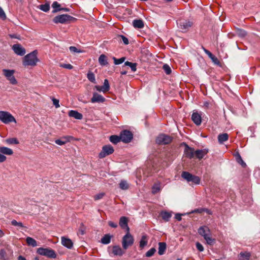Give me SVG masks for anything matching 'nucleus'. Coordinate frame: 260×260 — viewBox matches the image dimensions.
I'll list each match as a JSON object with an SVG mask.
<instances>
[{
	"instance_id": "1",
	"label": "nucleus",
	"mask_w": 260,
	"mask_h": 260,
	"mask_svg": "<svg viewBox=\"0 0 260 260\" xmlns=\"http://www.w3.org/2000/svg\"><path fill=\"white\" fill-rule=\"evenodd\" d=\"M37 55V51L36 50L26 55L23 58V65L25 67L35 66L39 61Z\"/></svg>"
},
{
	"instance_id": "2",
	"label": "nucleus",
	"mask_w": 260,
	"mask_h": 260,
	"mask_svg": "<svg viewBox=\"0 0 260 260\" xmlns=\"http://www.w3.org/2000/svg\"><path fill=\"white\" fill-rule=\"evenodd\" d=\"M194 23L193 19H181L177 21L178 27L183 32H186Z\"/></svg>"
},
{
	"instance_id": "3",
	"label": "nucleus",
	"mask_w": 260,
	"mask_h": 260,
	"mask_svg": "<svg viewBox=\"0 0 260 260\" xmlns=\"http://www.w3.org/2000/svg\"><path fill=\"white\" fill-rule=\"evenodd\" d=\"M134 243V238L130 234L129 231L122 237V245L124 250H126L129 247L132 246Z\"/></svg>"
},
{
	"instance_id": "4",
	"label": "nucleus",
	"mask_w": 260,
	"mask_h": 260,
	"mask_svg": "<svg viewBox=\"0 0 260 260\" xmlns=\"http://www.w3.org/2000/svg\"><path fill=\"white\" fill-rule=\"evenodd\" d=\"M0 121L5 124L13 122L16 123L14 117L9 112L4 111H0Z\"/></svg>"
},
{
	"instance_id": "5",
	"label": "nucleus",
	"mask_w": 260,
	"mask_h": 260,
	"mask_svg": "<svg viewBox=\"0 0 260 260\" xmlns=\"http://www.w3.org/2000/svg\"><path fill=\"white\" fill-rule=\"evenodd\" d=\"M181 176L188 182H191L194 184H199L200 183L201 179L199 177L193 175L188 172H183Z\"/></svg>"
},
{
	"instance_id": "6",
	"label": "nucleus",
	"mask_w": 260,
	"mask_h": 260,
	"mask_svg": "<svg viewBox=\"0 0 260 260\" xmlns=\"http://www.w3.org/2000/svg\"><path fill=\"white\" fill-rule=\"evenodd\" d=\"M75 18L68 14H61L55 16L53 21L55 23H66L71 20H74Z\"/></svg>"
},
{
	"instance_id": "7",
	"label": "nucleus",
	"mask_w": 260,
	"mask_h": 260,
	"mask_svg": "<svg viewBox=\"0 0 260 260\" xmlns=\"http://www.w3.org/2000/svg\"><path fill=\"white\" fill-rule=\"evenodd\" d=\"M37 252L41 255L49 258H54L56 257V254L54 250L49 248H39L37 250Z\"/></svg>"
},
{
	"instance_id": "8",
	"label": "nucleus",
	"mask_w": 260,
	"mask_h": 260,
	"mask_svg": "<svg viewBox=\"0 0 260 260\" xmlns=\"http://www.w3.org/2000/svg\"><path fill=\"white\" fill-rule=\"evenodd\" d=\"M172 139L171 137L165 135L160 134L156 138V143L158 145H166L171 142Z\"/></svg>"
},
{
	"instance_id": "9",
	"label": "nucleus",
	"mask_w": 260,
	"mask_h": 260,
	"mask_svg": "<svg viewBox=\"0 0 260 260\" xmlns=\"http://www.w3.org/2000/svg\"><path fill=\"white\" fill-rule=\"evenodd\" d=\"M114 148L111 145H106L102 147V151L99 154L100 158L105 157L106 156L110 155L114 152Z\"/></svg>"
},
{
	"instance_id": "10",
	"label": "nucleus",
	"mask_w": 260,
	"mask_h": 260,
	"mask_svg": "<svg viewBox=\"0 0 260 260\" xmlns=\"http://www.w3.org/2000/svg\"><path fill=\"white\" fill-rule=\"evenodd\" d=\"M121 141L125 143H129L133 138V134L128 130L122 131L120 134Z\"/></svg>"
},
{
	"instance_id": "11",
	"label": "nucleus",
	"mask_w": 260,
	"mask_h": 260,
	"mask_svg": "<svg viewBox=\"0 0 260 260\" xmlns=\"http://www.w3.org/2000/svg\"><path fill=\"white\" fill-rule=\"evenodd\" d=\"M12 49L17 55L19 56H23L26 53L25 49L18 44H14L12 46Z\"/></svg>"
},
{
	"instance_id": "12",
	"label": "nucleus",
	"mask_w": 260,
	"mask_h": 260,
	"mask_svg": "<svg viewBox=\"0 0 260 260\" xmlns=\"http://www.w3.org/2000/svg\"><path fill=\"white\" fill-rule=\"evenodd\" d=\"M105 98L104 96L98 93L97 92H94L93 93V96L91 99V102L92 103H104L105 101Z\"/></svg>"
},
{
	"instance_id": "13",
	"label": "nucleus",
	"mask_w": 260,
	"mask_h": 260,
	"mask_svg": "<svg viewBox=\"0 0 260 260\" xmlns=\"http://www.w3.org/2000/svg\"><path fill=\"white\" fill-rule=\"evenodd\" d=\"M191 119L197 125H199L202 122L201 114L198 112H193L191 115Z\"/></svg>"
},
{
	"instance_id": "14",
	"label": "nucleus",
	"mask_w": 260,
	"mask_h": 260,
	"mask_svg": "<svg viewBox=\"0 0 260 260\" xmlns=\"http://www.w3.org/2000/svg\"><path fill=\"white\" fill-rule=\"evenodd\" d=\"M184 154L185 156L190 159L192 158L195 155V151L194 149L188 145H186L184 150Z\"/></svg>"
},
{
	"instance_id": "15",
	"label": "nucleus",
	"mask_w": 260,
	"mask_h": 260,
	"mask_svg": "<svg viewBox=\"0 0 260 260\" xmlns=\"http://www.w3.org/2000/svg\"><path fill=\"white\" fill-rule=\"evenodd\" d=\"M203 49L204 51V52L208 56V57L212 60L213 62L214 63V64L217 65L220 64V62L218 58L212 54L211 52H210L209 50L205 49V48L203 47Z\"/></svg>"
},
{
	"instance_id": "16",
	"label": "nucleus",
	"mask_w": 260,
	"mask_h": 260,
	"mask_svg": "<svg viewBox=\"0 0 260 260\" xmlns=\"http://www.w3.org/2000/svg\"><path fill=\"white\" fill-rule=\"evenodd\" d=\"M127 219L126 217H121L119 220V225L123 229H126V231H129V228L127 225Z\"/></svg>"
},
{
	"instance_id": "17",
	"label": "nucleus",
	"mask_w": 260,
	"mask_h": 260,
	"mask_svg": "<svg viewBox=\"0 0 260 260\" xmlns=\"http://www.w3.org/2000/svg\"><path fill=\"white\" fill-rule=\"evenodd\" d=\"M208 152V149H199L195 151V155L197 158L201 159L203 158V157L207 154Z\"/></svg>"
},
{
	"instance_id": "18",
	"label": "nucleus",
	"mask_w": 260,
	"mask_h": 260,
	"mask_svg": "<svg viewBox=\"0 0 260 260\" xmlns=\"http://www.w3.org/2000/svg\"><path fill=\"white\" fill-rule=\"evenodd\" d=\"M112 253L114 255L121 256L124 253V251L119 246L115 245L113 247Z\"/></svg>"
},
{
	"instance_id": "19",
	"label": "nucleus",
	"mask_w": 260,
	"mask_h": 260,
	"mask_svg": "<svg viewBox=\"0 0 260 260\" xmlns=\"http://www.w3.org/2000/svg\"><path fill=\"white\" fill-rule=\"evenodd\" d=\"M61 243L64 246L67 247L69 249L72 248L73 245V242L71 239L64 237L61 238Z\"/></svg>"
},
{
	"instance_id": "20",
	"label": "nucleus",
	"mask_w": 260,
	"mask_h": 260,
	"mask_svg": "<svg viewBox=\"0 0 260 260\" xmlns=\"http://www.w3.org/2000/svg\"><path fill=\"white\" fill-rule=\"evenodd\" d=\"M69 115L78 120H81L83 118L82 114L75 110H70L69 112Z\"/></svg>"
},
{
	"instance_id": "21",
	"label": "nucleus",
	"mask_w": 260,
	"mask_h": 260,
	"mask_svg": "<svg viewBox=\"0 0 260 260\" xmlns=\"http://www.w3.org/2000/svg\"><path fill=\"white\" fill-rule=\"evenodd\" d=\"M203 237L208 245H212L215 243V239L211 237V232H209V233H207Z\"/></svg>"
},
{
	"instance_id": "22",
	"label": "nucleus",
	"mask_w": 260,
	"mask_h": 260,
	"mask_svg": "<svg viewBox=\"0 0 260 260\" xmlns=\"http://www.w3.org/2000/svg\"><path fill=\"white\" fill-rule=\"evenodd\" d=\"M0 153H2L3 155H11L13 153L12 149L0 146Z\"/></svg>"
},
{
	"instance_id": "23",
	"label": "nucleus",
	"mask_w": 260,
	"mask_h": 260,
	"mask_svg": "<svg viewBox=\"0 0 260 260\" xmlns=\"http://www.w3.org/2000/svg\"><path fill=\"white\" fill-rule=\"evenodd\" d=\"M70 137L66 136L62 137L60 139H57L55 141V142L56 144L62 146L65 144L66 143L69 142L70 141Z\"/></svg>"
},
{
	"instance_id": "24",
	"label": "nucleus",
	"mask_w": 260,
	"mask_h": 260,
	"mask_svg": "<svg viewBox=\"0 0 260 260\" xmlns=\"http://www.w3.org/2000/svg\"><path fill=\"white\" fill-rule=\"evenodd\" d=\"M210 232V229L207 226H202L199 228L198 229V233L199 235L202 236V237L204 236L207 233Z\"/></svg>"
},
{
	"instance_id": "25",
	"label": "nucleus",
	"mask_w": 260,
	"mask_h": 260,
	"mask_svg": "<svg viewBox=\"0 0 260 260\" xmlns=\"http://www.w3.org/2000/svg\"><path fill=\"white\" fill-rule=\"evenodd\" d=\"M166 243L165 242H159L158 243V253L159 255H163L166 250Z\"/></svg>"
},
{
	"instance_id": "26",
	"label": "nucleus",
	"mask_w": 260,
	"mask_h": 260,
	"mask_svg": "<svg viewBox=\"0 0 260 260\" xmlns=\"http://www.w3.org/2000/svg\"><path fill=\"white\" fill-rule=\"evenodd\" d=\"M133 25L135 28H142L144 25L143 21L141 19H135L133 21Z\"/></svg>"
},
{
	"instance_id": "27",
	"label": "nucleus",
	"mask_w": 260,
	"mask_h": 260,
	"mask_svg": "<svg viewBox=\"0 0 260 260\" xmlns=\"http://www.w3.org/2000/svg\"><path fill=\"white\" fill-rule=\"evenodd\" d=\"M229 138V135L226 133L220 134L218 136V141L220 144L223 143L227 141Z\"/></svg>"
},
{
	"instance_id": "28",
	"label": "nucleus",
	"mask_w": 260,
	"mask_h": 260,
	"mask_svg": "<svg viewBox=\"0 0 260 260\" xmlns=\"http://www.w3.org/2000/svg\"><path fill=\"white\" fill-rule=\"evenodd\" d=\"M250 254L248 252H241L239 255L240 260H249Z\"/></svg>"
},
{
	"instance_id": "29",
	"label": "nucleus",
	"mask_w": 260,
	"mask_h": 260,
	"mask_svg": "<svg viewBox=\"0 0 260 260\" xmlns=\"http://www.w3.org/2000/svg\"><path fill=\"white\" fill-rule=\"evenodd\" d=\"M148 243V238L146 235H144L142 236L140 241V247L142 248H144L147 245Z\"/></svg>"
},
{
	"instance_id": "30",
	"label": "nucleus",
	"mask_w": 260,
	"mask_h": 260,
	"mask_svg": "<svg viewBox=\"0 0 260 260\" xmlns=\"http://www.w3.org/2000/svg\"><path fill=\"white\" fill-rule=\"evenodd\" d=\"M99 62L100 65L102 66H106L108 63L107 59V57L104 54H102L100 56L99 58Z\"/></svg>"
},
{
	"instance_id": "31",
	"label": "nucleus",
	"mask_w": 260,
	"mask_h": 260,
	"mask_svg": "<svg viewBox=\"0 0 260 260\" xmlns=\"http://www.w3.org/2000/svg\"><path fill=\"white\" fill-rule=\"evenodd\" d=\"M119 185L120 188L122 190H127L129 187V184L125 180H121Z\"/></svg>"
},
{
	"instance_id": "32",
	"label": "nucleus",
	"mask_w": 260,
	"mask_h": 260,
	"mask_svg": "<svg viewBox=\"0 0 260 260\" xmlns=\"http://www.w3.org/2000/svg\"><path fill=\"white\" fill-rule=\"evenodd\" d=\"M112 236L109 234L105 235L101 239V243L104 244H108L111 242Z\"/></svg>"
},
{
	"instance_id": "33",
	"label": "nucleus",
	"mask_w": 260,
	"mask_h": 260,
	"mask_svg": "<svg viewBox=\"0 0 260 260\" xmlns=\"http://www.w3.org/2000/svg\"><path fill=\"white\" fill-rule=\"evenodd\" d=\"M52 7L53 9V13H56L58 11H62L63 9L60 8V5L57 2H54L52 4Z\"/></svg>"
},
{
	"instance_id": "34",
	"label": "nucleus",
	"mask_w": 260,
	"mask_h": 260,
	"mask_svg": "<svg viewBox=\"0 0 260 260\" xmlns=\"http://www.w3.org/2000/svg\"><path fill=\"white\" fill-rule=\"evenodd\" d=\"M161 190L160 183L159 182L155 183L152 187V193L156 194Z\"/></svg>"
},
{
	"instance_id": "35",
	"label": "nucleus",
	"mask_w": 260,
	"mask_h": 260,
	"mask_svg": "<svg viewBox=\"0 0 260 260\" xmlns=\"http://www.w3.org/2000/svg\"><path fill=\"white\" fill-rule=\"evenodd\" d=\"M161 216L162 218L165 220L166 221H168L170 218L172 216V214L171 213L167 212V211H163L161 213Z\"/></svg>"
},
{
	"instance_id": "36",
	"label": "nucleus",
	"mask_w": 260,
	"mask_h": 260,
	"mask_svg": "<svg viewBox=\"0 0 260 260\" xmlns=\"http://www.w3.org/2000/svg\"><path fill=\"white\" fill-rule=\"evenodd\" d=\"M3 72L4 73V75L7 78V79L13 76V74L15 72L14 70H8V69H3Z\"/></svg>"
},
{
	"instance_id": "37",
	"label": "nucleus",
	"mask_w": 260,
	"mask_h": 260,
	"mask_svg": "<svg viewBox=\"0 0 260 260\" xmlns=\"http://www.w3.org/2000/svg\"><path fill=\"white\" fill-rule=\"evenodd\" d=\"M27 244L32 247H36L37 246V241L32 238L28 237L26 239Z\"/></svg>"
},
{
	"instance_id": "38",
	"label": "nucleus",
	"mask_w": 260,
	"mask_h": 260,
	"mask_svg": "<svg viewBox=\"0 0 260 260\" xmlns=\"http://www.w3.org/2000/svg\"><path fill=\"white\" fill-rule=\"evenodd\" d=\"M38 8L43 12H47L50 10V5L48 3L39 5Z\"/></svg>"
},
{
	"instance_id": "39",
	"label": "nucleus",
	"mask_w": 260,
	"mask_h": 260,
	"mask_svg": "<svg viewBox=\"0 0 260 260\" xmlns=\"http://www.w3.org/2000/svg\"><path fill=\"white\" fill-rule=\"evenodd\" d=\"M110 141L113 144H117L121 141L120 136L112 135L110 137Z\"/></svg>"
},
{
	"instance_id": "40",
	"label": "nucleus",
	"mask_w": 260,
	"mask_h": 260,
	"mask_svg": "<svg viewBox=\"0 0 260 260\" xmlns=\"http://www.w3.org/2000/svg\"><path fill=\"white\" fill-rule=\"evenodd\" d=\"M124 66L129 67L133 72H135L137 70L136 63H133L127 61L124 62Z\"/></svg>"
},
{
	"instance_id": "41",
	"label": "nucleus",
	"mask_w": 260,
	"mask_h": 260,
	"mask_svg": "<svg viewBox=\"0 0 260 260\" xmlns=\"http://www.w3.org/2000/svg\"><path fill=\"white\" fill-rule=\"evenodd\" d=\"M102 87L104 90V92H106L109 90L110 85L108 79H106L104 80L103 85L102 86Z\"/></svg>"
},
{
	"instance_id": "42",
	"label": "nucleus",
	"mask_w": 260,
	"mask_h": 260,
	"mask_svg": "<svg viewBox=\"0 0 260 260\" xmlns=\"http://www.w3.org/2000/svg\"><path fill=\"white\" fill-rule=\"evenodd\" d=\"M6 142L8 144H18L19 141L15 138H9L6 140Z\"/></svg>"
},
{
	"instance_id": "43",
	"label": "nucleus",
	"mask_w": 260,
	"mask_h": 260,
	"mask_svg": "<svg viewBox=\"0 0 260 260\" xmlns=\"http://www.w3.org/2000/svg\"><path fill=\"white\" fill-rule=\"evenodd\" d=\"M113 59L114 60V64L116 65H118L123 63L124 61L125 58L123 57L117 59L116 57H113Z\"/></svg>"
},
{
	"instance_id": "44",
	"label": "nucleus",
	"mask_w": 260,
	"mask_h": 260,
	"mask_svg": "<svg viewBox=\"0 0 260 260\" xmlns=\"http://www.w3.org/2000/svg\"><path fill=\"white\" fill-rule=\"evenodd\" d=\"M11 224L13 226H17L19 228H24V225L23 223L21 222H17L16 220L13 219L11 221Z\"/></svg>"
},
{
	"instance_id": "45",
	"label": "nucleus",
	"mask_w": 260,
	"mask_h": 260,
	"mask_svg": "<svg viewBox=\"0 0 260 260\" xmlns=\"http://www.w3.org/2000/svg\"><path fill=\"white\" fill-rule=\"evenodd\" d=\"M162 69L164 70L166 74L169 75L171 73L172 70L170 66L168 64H165L163 65Z\"/></svg>"
},
{
	"instance_id": "46",
	"label": "nucleus",
	"mask_w": 260,
	"mask_h": 260,
	"mask_svg": "<svg viewBox=\"0 0 260 260\" xmlns=\"http://www.w3.org/2000/svg\"><path fill=\"white\" fill-rule=\"evenodd\" d=\"M156 252V249L154 248H151L149 249L145 254L146 257H151Z\"/></svg>"
},
{
	"instance_id": "47",
	"label": "nucleus",
	"mask_w": 260,
	"mask_h": 260,
	"mask_svg": "<svg viewBox=\"0 0 260 260\" xmlns=\"http://www.w3.org/2000/svg\"><path fill=\"white\" fill-rule=\"evenodd\" d=\"M87 78L91 82L95 83V76L93 73H88L87 74Z\"/></svg>"
},
{
	"instance_id": "48",
	"label": "nucleus",
	"mask_w": 260,
	"mask_h": 260,
	"mask_svg": "<svg viewBox=\"0 0 260 260\" xmlns=\"http://www.w3.org/2000/svg\"><path fill=\"white\" fill-rule=\"evenodd\" d=\"M237 34L240 37L243 38L246 35V32L244 30L239 29L237 30Z\"/></svg>"
},
{
	"instance_id": "49",
	"label": "nucleus",
	"mask_w": 260,
	"mask_h": 260,
	"mask_svg": "<svg viewBox=\"0 0 260 260\" xmlns=\"http://www.w3.org/2000/svg\"><path fill=\"white\" fill-rule=\"evenodd\" d=\"M236 159L237 162L240 165H241L243 167L246 166V164L242 160L239 154H238L236 156Z\"/></svg>"
},
{
	"instance_id": "50",
	"label": "nucleus",
	"mask_w": 260,
	"mask_h": 260,
	"mask_svg": "<svg viewBox=\"0 0 260 260\" xmlns=\"http://www.w3.org/2000/svg\"><path fill=\"white\" fill-rule=\"evenodd\" d=\"M85 228L84 225H83V223H81L79 228L78 233L83 235L85 234Z\"/></svg>"
},
{
	"instance_id": "51",
	"label": "nucleus",
	"mask_w": 260,
	"mask_h": 260,
	"mask_svg": "<svg viewBox=\"0 0 260 260\" xmlns=\"http://www.w3.org/2000/svg\"><path fill=\"white\" fill-rule=\"evenodd\" d=\"M0 259L2 260H7L6 253L4 249L0 250Z\"/></svg>"
},
{
	"instance_id": "52",
	"label": "nucleus",
	"mask_w": 260,
	"mask_h": 260,
	"mask_svg": "<svg viewBox=\"0 0 260 260\" xmlns=\"http://www.w3.org/2000/svg\"><path fill=\"white\" fill-rule=\"evenodd\" d=\"M7 79L13 85H15L17 83V81L16 79H15V77L14 76V75L11 76V77L8 78Z\"/></svg>"
},
{
	"instance_id": "53",
	"label": "nucleus",
	"mask_w": 260,
	"mask_h": 260,
	"mask_svg": "<svg viewBox=\"0 0 260 260\" xmlns=\"http://www.w3.org/2000/svg\"><path fill=\"white\" fill-rule=\"evenodd\" d=\"M119 38L121 39L122 41L123 42L124 44L127 45L129 43L128 39L123 35H120L118 36Z\"/></svg>"
},
{
	"instance_id": "54",
	"label": "nucleus",
	"mask_w": 260,
	"mask_h": 260,
	"mask_svg": "<svg viewBox=\"0 0 260 260\" xmlns=\"http://www.w3.org/2000/svg\"><path fill=\"white\" fill-rule=\"evenodd\" d=\"M196 247H197V249L199 251L202 252L204 251V247L200 243H199L198 242H197L196 244Z\"/></svg>"
},
{
	"instance_id": "55",
	"label": "nucleus",
	"mask_w": 260,
	"mask_h": 260,
	"mask_svg": "<svg viewBox=\"0 0 260 260\" xmlns=\"http://www.w3.org/2000/svg\"><path fill=\"white\" fill-rule=\"evenodd\" d=\"M0 18L3 20L6 18V14L1 7H0Z\"/></svg>"
},
{
	"instance_id": "56",
	"label": "nucleus",
	"mask_w": 260,
	"mask_h": 260,
	"mask_svg": "<svg viewBox=\"0 0 260 260\" xmlns=\"http://www.w3.org/2000/svg\"><path fill=\"white\" fill-rule=\"evenodd\" d=\"M204 208H198L193 210H192L191 212L189 213V214L195 213H202L203 212H204Z\"/></svg>"
},
{
	"instance_id": "57",
	"label": "nucleus",
	"mask_w": 260,
	"mask_h": 260,
	"mask_svg": "<svg viewBox=\"0 0 260 260\" xmlns=\"http://www.w3.org/2000/svg\"><path fill=\"white\" fill-rule=\"evenodd\" d=\"M52 102H53V104L55 106V108H58L60 107V105L59 104V100H58L55 99V98H53Z\"/></svg>"
},
{
	"instance_id": "58",
	"label": "nucleus",
	"mask_w": 260,
	"mask_h": 260,
	"mask_svg": "<svg viewBox=\"0 0 260 260\" xmlns=\"http://www.w3.org/2000/svg\"><path fill=\"white\" fill-rule=\"evenodd\" d=\"M60 67L62 68H65V69H69V70L72 69L73 68V67L71 64H66V63L60 64Z\"/></svg>"
},
{
	"instance_id": "59",
	"label": "nucleus",
	"mask_w": 260,
	"mask_h": 260,
	"mask_svg": "<svg viewBox=\"0 0 260 260\" xmlns=\"http://www.w3.org/2000/svg\"><path fill=\"white\" fill-rule=\"evenodd\" d=\"M104 193H100L94 196V199L95 200H99L100 199H101L104 197Z\"/></svg>"
},
{
	"instance_id": "60",
	"label": "nucleus",
	"mask_w": 260,
	"mask_h": 260,
	"mask_svg": "<svg viewBox=\"0 0 260 260\" xmlns=\"http://www.w3.org/2000/svg\"><path fill=\"white\" fill-rule=\"evenodd\" d=\"M69 49H70V51L72 52H74V53L80 52V51H79L78 50V49L74 46L70 47Z\"/></svg>"
},
{
	"instance_id": "61",
	"label": "nucleus",
	"mask_w": 260,
	"mask_h": 260,
	"mask_svg": "<svg viewBox=\"0 0 260 260\" xmlns=\"http://www.w3.org/2000/svg\"><path fill=\"white\" fill-rule=\"evenodd\" d=\"M185 214H180V213H177L175 214V218L178 221H181L182 219L181 216L182 215H184Z\"/></svg>"
},
{
	"instance_id": "62",
	"label": "nucleus",
	"mask_w": 260,
	"mask_h": 260,
	"mask_svg": "<svg viewBox=\"0 0 260 260\" xmlns=\"http://www.w3.org/2000/svg\"><path fill=\"white\" fill-rule=\"evenodd\" d=\"M108 224L112 228H116L117 227V224L116 223L113 222L111 221H109L108 222Z\"/></svg>"
},
{
	"instance_id": "63",
	"label": "nucleus",
	"mask_w": 260,
	"mask_h": 260,
	"mask_svg": "<svg viewBox=\"0 0 260 260\" xmlns=\"http://www.w3.org/2000/svg\"><path fill=\"white\" fill-rule=\"evenodd\" d=\"M6 160V157L2 153H0V162L5 161Z\"/></svg>"
},
{
	"instance_id": "64",
	"label": "nucleus",
	"mask_w": 260,
	"mask_h": 260,
	"mask_svg": "<svg viewBox=\"0 0 260 260\" xmlns=\"http://www.w3.org/2000/svg\"><path fill=\"white\" fill-rule=\"evenodd\" d=\"M95 88L98 91H100V92L102 91V92H104V90L103 89V88H102V86L96 85V86H95Z\"/></svg>"
}]
</instances>
